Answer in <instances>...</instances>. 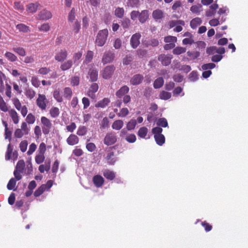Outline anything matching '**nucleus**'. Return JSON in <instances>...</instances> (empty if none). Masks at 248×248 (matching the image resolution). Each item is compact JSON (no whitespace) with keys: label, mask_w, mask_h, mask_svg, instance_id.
<instances>
[{"label":"nucleus","mask_w":248,"mask_h":248,"mask_svg":"<svg viewBox=\"0 0 248 248\" xmlns=\"http://www.w3.org/2000/svg\"><path fill=\"white\" fill-rule=\"evenodd\" d=\"M163 129L160 127H155L152 129V132L156 143L159 146H162L165 142V137L162 134Z\"/></svg>","instance_id":"nucleus-1"},{"label":"nucleus","mask_w":248,"mask_h":248,"mask_svg":"<svg viewBox=\"0 0 248 248\" xmlns=\"http://www.w3.org/2000/svg\"><path fill=\"white\" fill-rule=\"evenodd\" d=\"M108 31L107 29H104L99 31L96 36L95 43L98 46H103L107 40Z\"/></svg>","instance_id":"nucleus-2"},{"label":"nucleus","mask_w":248,"mask_h":248,"mask_svg":"<svg viewBox=\"0 0 248 248\" xmlns=\"http://www.w3.org/2000/svg\"><path fill=\"white\" fill-rule=\"evenodd\" d=\"M25 167V162L23 160H19L16 166L15 170L14 171V175L17 181L21 180L22 176L21 174L23 173Z\"/></svg>","instance_id":"nucleus-3"},{"label":"nucleus","mask_w":248,"mask_h":248,"mask_svg":"<svg viewBox=\"0 0 248 248\" xmlns=\"http://www.w3.org/2000/svg\"><path fill=\"white\" fill-rule=\"evenodd\" d=\"M113 149H115V146L109 147L108 150V153L105 157L106 160L108 161L109 165H114L117 160V157L113 151Z\"/></svg>","instance_id":"nucleus-4"},{"label":"nucleus","mask_w":248,"mask_h":248,"mask_svg":"<svg viewBox=\"0 0 248 248\" xmlns=\"http://www.w3.org/2000/svg\"><path fill=\"white\" fill-rule=\"evenodd\" d=\"M48 102L44 94H39L36 100L37 106L42 110H45L46 108V104Z\"/></svg>","instance_id":"nucleus-5"},{"label":"nucleus","mask_w":248,"mask_h":248,"mask_svg":"<svg viewBox=\"0 0 248 248\" xmlns=\"http://www.w3.org/2000/svg\"><path fill=\"white\" fill-rule=\"evenodd\" d=\"M141 34L138 32L133 34L130 39V45L133 48H136L140 44Z\"/></svg>","instance_id":"nucleus-6"},{"label":"nucleus","mask_w":248,"mask_h":248,"mask_svg":"<svg viewBox=\"0 0 248 248\" xmlns=\"http://www.w3.org/2000/svg\"><path fill=\"white\" fill-rule=\"evenodd\" d=\"M116 141L117 137L114 134L112 133H108L104 139V144L108 146L112 145Z\"/></svg>","instance_id":"nucleus-7"},{"label":"nucleus","mask_w":248,"mask_h":248,"mask_svg":"<svg viewBox=\"0 0 248 248\" xmlns=\"http://www.w3.org/2000/svg\"><path fill=\"white\" fill-rule=\"evenodd\" d=\"M115 68L112 65L107 66L101 72L102 77L105 79H108L113 74Z\"/></svg>","instance_id":"nucleus-8"},{"label":"nucleus","mask_w":248,"mask_h":248,"mask_svg":"<svg viewBox=\"0 0 248 248\" xmlns=\"http://www.w3.org/2000/svg\"><path fill=\"white\" fill-rule=\"evenodd\" d=\"M114 58V53L110 51L105 52L102 59V62L104 64L112 62Z\"/></svg>","instance_id":"nucleus-9"},{"label":"nucleus","mask_w":248,"mask_h":248,"mask_svg":"<svg viewBox=\"0 0 248 248\" xmlns=\"http://www.w3.org/2000/svg\"><path fill=\"white\" fill-rule=\"evenodd\" d=\"M172 59V56L170 54H161L158 58V60L161 62L163 65L165 66H168L170 63Z\"/></svg>","instance_id":"nucleus-10"},{"label":"nucleus","mask_w":248,"mask_h":248,"mask_svg":"<svg viewBox=\"0 0 248 248\" xmlns=\"http://www.w3.org/2000/svg\"><path fill=\"white\" fill-rule=\"evenodd\" d=\"M29 129L27 125H22L21 129H17L15 132V136L17 138H21L25 134L28 133Z\"/></svg>","instance_id":"nucleus-11"},{"label":"nucleus","mask_w":248,"mask_h":248,"mask_svg":"<svg viewBox=\"0 0 248 248\" xmlns=\"http://www.w3.org/2000/svg\"><path fill=\"white\" fill-rule=\"evenodd\" d=\"M104 179L100 175H94L93 178V182L96 187H101L104 183Z\"/></svg>","instance_id":"nucleus-12"},{"label":"nucleus","mask_w":248,"mask_h":248,"mask_svg":"<svg viewBox=\"0 0 248 248\" xmlns=\"http://www.w3.org/2000/svg\"><path fill=\"white\" fill-rule=\"evenodd\" d=\"M99 88L98 85L97 83H93L87 92V95L90 97L94 99L95 98V93L97 92Z\"/></svg>","instance_id":"nucleus-13"},{"label":"nucleus","mask_w":248,"mask_h":248,"mask_svg":"<svg viewBox=\"0 0 248 248\" xmlns=\"http://www.w3.org/2000/svg\"><path fill=\"white\" fill-rule=\"evenodd\" d=\"M38 17L41 20H47L52 17V14L50 11L44 9L39 12Z\"/></svg>","instance_id":"nucleus-14"},{"label":"nucleus","mask_w":248,"mask_h":248,"mask_svg":"<svg viewBox=\"0 0 248 248\" xmlns=\"http://www.w3.org/2000/svg\"><path fill=\"white\" fill-rule=\"evenodd\" d=\"M67 56V52L66 50H61L56 54L55 56V59L58 62H62L65 60Z\"/></svg>","instance_id":"nucleus-15"},{"label":"nucleus","mask_w":248,"mask_h":248,"mask_svg":"<svg viewBox=\"0 0 248 248\" xmlns=\"http://www.w3.org/2000/svg\"><path fill=\"white\" fill-rule=\"evenodd\" d=\"M143 77L140 74L134 75L130 79V82L133 85L140 84L142 81Z\"/></svg>","instance_id":"nucleus-16"},{"label":"nucleus","mask_w":248,"mask_h":248,"mask_svg":"<svg viewBox=\"0 0 248 248\" xmlns=\"http://www.w3.org/2000/svg\"><path fill=\"white\" fill-rule=\"evenodd\" d=\"M110 99L109 98L105 97L97 102L95 104V107L96 108H105L110 103Z\"/></svg>","instance_id":"nucleus-17"},{"label":"nucleus","mask_w":248,"mask_h":248,"mask_svg":"<svg viewBox=\"0 0 248 248\" xmlns=\"http://www.w3.org/2000/svg\"><path fill=\"white\" fill-rule=\"evenodd\" d=\"M149 11L148 10H142L140 13L139 17V21L141 23L145 22L149 18Z\"/></svg>","instance_id":"nucleus-18"},{"label":"nucleus","mask_w":248,"mask_h":248,"mask_svg":"<svg viewBox=\"0 0 248 248\" xmlns=\"http://www.w3.org/2000/svg\"><path fill=\"white\" fill-rule=\"evenodd\" d=\"M90 80L93 82L98 79V71L95 68L90 69L89 71Z\"/></svg>","instance_id":"nucleus-19"},{"label":"nucleus","mask_w":248,"mask_h":248,"mask_svg":"<svg viewBox=\"0 0 248 248\" xmlns=\"http://www.w3.org/2000/svg\"><path fill=\"white\" fill-rule=\"evenodd\" d=\"M104 176L108 180H113L115 177V173L109 170H105L103 171Z\"/></svg>","instance_id":"nucleus-20"},{"label":"nucleus","mask_w":248,"mask_h":248,"mask_svg":"<svg viewBox=\"0 0 248 248\" xmlns=\"http://www.w3.org/2000/svg\"><path fill=\"white\" fill-rule=\"evenodd\" d=\"M129 90L128 87L123 86L116 93V95L119 98H121L122 96H124L128 92Z\"/></svg>","instance_id":"nucleus-21"},{"label":"nucleus","mask_w":248,"mask_h":248,"mask_svg":"<svg viewBox=\"0 0 248 248\" xmlns=\"http://www.w3.org/2000/svg\"><path fill=\"white\" fill-rule=\"evenodd\" d=\"M148 132L147 128L145 127H142L138 131V135L141 138L149 139V137H146Z\"/></svg>","instance_id":"nucleus-22"},{"label":"nucleus","mask_w":248,"mask_h":248,"mask_svg":"<svg viewBox=\"0 0 248 248\" xmlns=\"http://www.w3.org/2000/svg\"><path fill=\"white\" fill-rule=\"evenodd\" d=\"M152 16L155 20L161 19L164 16V13L160 9L154 10L152 13Z\"/></svg>","instance_id":"nucleus-23"},{"label":"nucleus","mask_w":248,"mask_h":248,"mask_svg":"<svg viewBox=\"0 0 248 248\" xmlns=\"http://www.w3.org/2000/svg\"><path fill=\"white\" fill-rule=\"evenodd\" d=\"M202 23V20L200 17H196L191 20L190 23V26L193 29H195L200 25Z\"/></svg>","instance_id":"nucleus-24"},{"label":"nucleus","mask_w":248,"mask_h":248,"mask_svg":"<svg viewBox=\"0 0 248 248\" xmlns=\"http://www.w3.org/2000/svg\"><path fill=\"white\" fill-rule=\"evenodd\" d=\"M67 142L69 145H74L78 142V137L75 135H71L67 139Z\"/></svg>","instance_id":"nucleus-25"},{"label":"nucleus","mask_w":248,"mask_h":248,"mask_svg":"<svg viewBox=\"0 0 248 248\" xmlns=\"http://www.w3.org/2000/svg\"><path fill=\"white\" fill-rule=\"evenodd\" d=\"M39 5L40 4L37 2L35 3L29 4L28 6L27 11L29 13H35L37 11Z\"/></svg>","instance_id":"nucleus-26"},{"label":"nucleus","mask_w":248,"mask_h":248,"mask_svg":"<svg viewBox=\"0 0 248 248\" xmlns=\"http://www.w3.org/2000/svg\"><path fill=\"white\" fill-rule=\"evenodd\" d=\"M4 56L7 59L8 61L11 62H15L16 61L17 59L16 55H15L14 53L9 51L5 52L4 54Z\"/></svg>","instance_id":"nucleus-27"},{"label":"nucleus","mask_w":248,"mask_h":248,"mask_svg":"<svg viewBox=\"0 0 248 248\" xmlns=\"http://www.w3.org/2000/svg\"><path fill=\"white\" fill-rule=\"evenodd\" d=\"M73 62L72 60H68L63 63L60 66L62 71H65L69 69L72 66Z\"/></svg>","instance_id":"nucleus-28"},{"label":"nucleus","mask_w":248,"mask_h":248,"mask_svg":"<svg viewBox=\"0 0 248 248\" xmlns=\"http://www.w3.org/2000/svg\"><path fill=\"white\" fill-rule=\"evenodd\" d=\"M73 93L72 89L69 87H66L63 90V96L68 100H70L72 97Z\"/></svg>","instance_id":"nucleus-29"},{"label":"nucleus","mask_w":248,"mask_h":248,"mask_svg":"<svg viewBox=\"0 0 248 248\" xmlns=\"http://www.w3.org/2000/svg\"><path fill=\"white\" fill-rule=\"evenodd\" d=\"M16 179L14 178H12L9 180L7 185V188L8 190H16V189H14L16 183Z\"/></svg>","instance_id":"nucleus-30"},{"label":"nucleus","mask_w":248,"mask_h":248,"mask_svg":"<svg viewBox=\"0 0 248 248\" xmlns=\"http://www.w3.org/2000/svg\"><path fill=\"white\" fill-rule=\"evenodd\" d=\"M164 84V79L160 77L155 80L154 83V87L155 89H158L161 87Z\"/></svg>","instance_id":"nucleus-31"},{"label":"nucleus","mask_w":248,"mask_h":248,"mask_svg":"<svg viewBox=\"0 0 248 248\" xmlns=\"http://www.w3.org/2000/svg\"><path fill=\"white\" fill-rule=\"evenodd\" d=\"M25 94L30 99H32L34 97L36 93L33 89L28 88L26 90Z\"/></svg>","instance_id":"nucleus-32"},{"label":"nucleus","mask_w":248,"mask_h":248,"mask_svg":"<svg viewBox=\"0 0 248 248\" xmlns=\"http://www.w3.org/2000/svg\"><path fill=\"white\" fill-rule=\"evenodd\" d=\"M198 78V74L197 71H193L189 75L188 80L191 82H195Z\"/></svg>","instance_id":"nucleus-33"},{"label":"nucleus","mask_w":248,"mask_h":248,"mask_svg":"<svg viewBox=\"0 0 248 248\" xmlns=\"http://www.w3.org/2000/svg\"><path fill=\"white\" fill-rule=\"evenodd\" d=\"M202 6L200 4L197 5H194L191 7L190 11L193 13L197 14H199L202 11Z\"/></svg>","instance_id":"nucleus-34"},{"label":"nucleus","mask_w":248,"mask_h":248,"mask_svg":"<svg viewBox=\"0 0 248 248\" xmlns=\"http://www.w3.org/2000/svg\"><path fill=\"white\" fill-rule=\"evenodd\" d=\"M186 50V48L182 46H177L173 50V53L175 55H180L185 53Z\"/></svg>","instance_id":"nucleus-35"},{"label":"nucleus","mask_w":248,"mask_h":248,"mask_svg":"<svg viewBox=\"0 0 248 248\" xmlns=\"http://www.w3.org/2000/svg\"><path fill=\"white\" fill-rule=\"evenodd\" d=\"M178 24L185 25V22L182 20H171L169 23L170 28L176 27Z\"/></svg>","instance_id":"nucleus-36"},{"label":"nucleus","mask_w":248,"mask_h":248,"mask_svg":"<svg viewBox=\"0 0 248 248\" xmlns=\"http://www.w3.org/2000/svg\"><path fill=\"white\" fill-rule=\"evenodd\" d=\"M187 55L191 60H195L199 57L200 54L199 52L197 51H188L187 52Z\"/></svg>","instance_id":"nucleus-37"},{"label":"nucleus","mask_w":248,"mask_h":248,"mask_svg":"<svg viewBox=\"0 0 248 248\" xmlns=\"http://www.w3.org/2000/svg\"><path fill=\"white\" fill-rule=\"evenodd\" d=\"M6 79L5 75L0 71V92H3L4 90V80Z\"/></svg>","instance_id":"nucleus-38"},{"label":"nucleus","mask_w":248,"mask_h":248,"mask_svg":"<svg viewBox=\"0 0 248 248\" xmlns=\"http://www.w3.org/2000/svg\"><path fill=\"white\" fill-rule=\"evenodd\" d=\"M13 153V148L11 146L10 144H9L7 146V151L5 155V159L9 160L12 158V155Z\"/></svg>","instance_id":"nucleus-39"},{"label":"nucleus","mask_w":248,"mask_h":248,"mask_svg":"<svg viewBox=\"0 0 248 248\" xmlns=\"http://www.w3.org/2000/svg\"><path fill=\"white\" fill-rule=\"evenodd\" d=\"M10 116L12 117L14 123L17 124L18 123V116L17 112L14 109H12L10 111Z\"/></svg>","instance_id":"nucleus-40"},{"label":"nucleus","mask_w":248,"mask_h":248,"mask_svg":"<svg viewBox=\"0 0 248 248\" xmlns=\"http://www.w3.org/2000/svg\"><path fill=\"white\" fill-rule=\"evenodd\" d=\"M49 113L52 117L56 118L60 114L59 109L57 107H52L49 111Z\"/></svg>","instance_id":"nucleus-41"},{"label":"nucleus","mask_w":248,"mask_h":248,"mask_svg":"<svg viewBox=\"0 0 248 248\" xmlns=\"http://www.w3.org/2000/svg\"><path fill=\"white\" fill-rule=\"evenodd\" d=\"M124 10L123 8L118 7L114 12L115 15L118 18H122L124 15Z\"/></svg>","instance_id":"nucleus-42"},{"label":"nucleus","mask_w":248,"mask_h":248,"mask_svg":"<svg viewBox=\"0 0 248 248\" xmlns=\"http://www.w3.org/2000/svg\"><path fill=\"white\" fill-rule=\"evenodd\" d=\"M171 93L166 91H162L159 94L160 98L163 100L169 99L171 97Z\"/></svg>","instance_id":"nucleus-43"},{"label":"nucleus","mask_w":248,"mask_h":248,"mask_svg":"<svg viewBox=\"0 0 248 248\" xmlns=\"http://www.w3.org/2000/svg\"><path fill=\"white\" fill-rule=\"evenodd\" d=\"M135 125H126V127L124 128L121 131L120 136H124L128 130L134 129Z\"/></svg>","instance_id":"nucleus-44"},{"label":"nucleus","mask_w":248,"mask_h":248,"mask_svg":"<svg viewBox=\"0 0 248 248\" xmlns=\"http://www.w3.org/2000/svg\"><path fill=\"white\" fill-rule=\"evenodd\" d=\"M13 50L14 52L17 53L19 55L21 56H25L26 55V51L25 49L22 47H14Z\"/></svg>","instance_id":"nucleus-45"},{"label":"nucleus","mask_w":248,"mask_h":248,"mask_svg":"<svg viewBox=\"0 0 248 248\" xmlns=\"http://www.w3.org/2000/svg\"><path fill=\"white\" fill-rule=\"evenodd\" d=\"M45 186L44 185H41L39 186L34 192V196L36 197L40 196L45 191Z\"/></svg>","instance_id":"nucleus-46"},{"label":"nucleus","mask_w":248,"mask_h":248,"mask_svg":"<svg viewBox=\"0 0 248 248\" xmlns=\"http://www.w3.org/2000/svg\"><path fill=\"white\" fill-rule=\"evenodd\" d=\"M216 64L213 63H208L204 64L202 66V69L203 70L207 71L214 68Z\"/></svg>","instance_id":"nucleus-47"},{"label":"nucleus","mask_w":248,"mask_h":248,"mask_svg":"<svg viewBox=\"0 0 248 248\" xmlns=\"http://www.w3.org/2000/svg\"><path fill=\"white\" fill-rule=\"evenodd\" d=\"M139 4V0H128L127 2L126 5L128 7H138Z\"/></svg>","instance_id":"nucleus-48"},{"label":"nucleus","mask_w":248,"mask_h":248,"mask_svg":"<svg viewBox=\"0 0 248 248\" xmlns=\"http://www.w3.org/2000/svg\"><path fill=\"white\" fill-rule=\"evenodd\" d=\"M131 24V21L128 18H124L122 21V26L124 29H128Z\"/></svg>","instance_id":"nucleus-49"},{"label":"nucleus","mask_w":248,"mask_h":248,"mask_svg":"<svg viewBox=\"0 0 248 248\" xmlns=\"http://www.w3.org/2000/svg\"><path fill=\"white\" fill-rule=\"evenodd\" d=\"M45 157L44 154H40L36 155L35 159L37 164H40L44 162Z\"/></svg>","instance_id":"nucleus-50"},{"label":"nucleus","mask_w":248,"mask_h":248,"mask_svg":"<svg viewBox=\"0 0 248 248\" xmlns=\"http://www.w3.org/2000/svg\"><path fill=\"white\" fill-rule=\"evenodd\" d=\"M16 28L21 31L27 32L29 31V27L23 24H19L16 25Z\"/></svg>","instance_id":"nucleus-51"},{"label":"nucleus","mask_w":248,"mask_h":248,"mask_svg":"<svg viewBox=\"0 0 248 248\" xmlns=\"http://www.w3.org/2000/svg\"><path fill=\"white\" fill-rule=\"evenodd\" d=\"M53 97L58 102H62L63 100L62 96L58 90H55L53 92Z\"/></svg>","instance_id":"nucleus-52"},{"label":"nucleus","mask_w":248,"mask_h":248,"mask_svg":"<svg viewBox=\"0 0 248 248\" xmlns=\"http://www.w3.org/2000/svg\"><path fill=\"white\" fill-rule=\"evenodd\" d=\"M12 101L15 108L18 110H20L22 106H21V104L19 99L17 98H14L12 99Z\"/></svg>","instance_id":"nucleus-53"},{"label":"nucleus","mask_w":248,"mask_h":248,"mask_svg":"<svg viewBox=\"0 0 248 248\" xmlns=\"http://www.w3.org/2000/svg\"><path fill=\"white\" fill-rule=\"evenodd\" d=\"M164 41L167 43H173L175 44L177 41V38L175 36H168L164 38Z\"/></svg>","instance_id":"nucleus-54"},{"label":"nucleus","mask_w":248,"mask_h":248,"mask_svg":"<svg viewBox=\"0 0 248 248\" xmlns=\"http://www.w3.org/2000/svg\"><path fill=\"white\" fill-rule=\"evenodd\" d=\"M75 13H76V11H75V9L74 8H73L71 11L70 12V13H69V15H68V21L69 22H73L75 18Z\"/></svg>","instance_id":"nucleus-55"},{"label":"nucleus","mask_w":248,"mask_h":248,"mask_svg":"<svg viewBox=\"0 0 248 248\" xmlns=\"http://www.w3.org/2000/svg\"><path fill=\"white\" fill-rule=\"evenodd\" d=\"M0 109L6 112L8 110V108L5 102L1 97L0 96Z\"/></svg>","instance_id":"nucleus-56"},{"label":"nucleus","mask_w":248,"mask_h":248,"mask_svg":"<svg viewBox=\"0 0 248 248\" xmlns=\"http://www.w3.org/2000/svg\"><path fill=\"white\" fill-rule=\"evenodd\" d=\"M93 52L92 51H88L87 52V55L86 56L85 62H86V63L90 62L92 61V60L93 58Z\"/></svg>","instance_id":"nucleus-57"},{"label":"nucleus","mask_w":248,"mask_h":248,"mask_svg":"<svg viewBox=\"0 0 248 248\" xmlns=\"http://www.w3.org/2000/svg\"><path fill=\"white\" fill-rule=\"evenodd\" d=\"M5 125V139H8L10 141L11 140L12 132L9 130L7 127L8 125Z\"/></svg>","instance_id":"nucleus-58"},{"label":"nucleus","mask_w":248,"mask_h":248,"mask_svg":"<svg viewBox=\"0 0 248 248\" xmlns=\"http://www.w3.org/2000/svg\"><path fill=\"white\" fill-rule=\"evenodd\" d=\"M31 83V84L36 88H38L40 86V81L35 76L32 77Z\"/></svg>","instance_id":"nucleus-59"},{"label":"nucleus","mask_w":248,"mask_h":248,"mask_svg":"<svg viewBox=\"0 0 248 248\" xmlns=\"http://www.w3.org/2000/svg\"><path fill=\"white\" fill-rule=\"evenodd\" d=\"M28 142L26 140L22 141L19 144V148L21 152H25L27 148Z\"/></svg>","instance_id":"nucleus-60"},{"label":"nucleus","mask_w":248,"mask_h":248,"mask_svg":"<svg viewBox=\"0 0 248 248\" xmlns=\"http://www.w3.org/2000/svg\"><path fill=\"white\" fill-rule=\"evenodd\" d=\"M202 226L204 228L205 231L207 232L210 231L212 229V226L206 221H203L201 223Z\"/></svg>","instance_id":"nucleus-61"},{"label":"nucleus","mask_w":248,"mask_h":248,"mask_svg":"<svg viewBox=\"0 0 248 248\" xmlns=\"http://www.w3.org/2000/svg\"><path fill=\"white\" fill-rule=\"evenodd\" d=\"M87 132V128L85 126H80L79 127L78 131L77 134L79 136H83Z\"/></svg>","instance_id":"nucleus-62"},{"label":"nucleus","mask_w":248,"mask_h":248,"mask_svg":"<svg viewBox=\"0 0 248 248\" xmlns=\"http://www.w3.org/2000/svg\"><path fill=\"white\" fill-rule=\"evenodd\" d=\"M79 83V78L77 76L71 78V84L73 86H78Z\"/></svg>","instance_id":"nucleus-63"},{"label":"nucleus","mask_w":248,"mask_h":248,"mask_svg":"<svg viewBox=\"0 0 248 248\" xmlns=\"http://www.w3.org/2000/svg\"><path fill=\"white\" fill-rule=\"evenodd\" d=\"M125 140L129 143H133L136 141V137L134 134H130L126 137Z\"/></svg>","instance_id":"nucleus-64"}]
</instances>
